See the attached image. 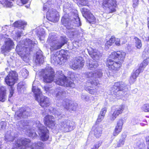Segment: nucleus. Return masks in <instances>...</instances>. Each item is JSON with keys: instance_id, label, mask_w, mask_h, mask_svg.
<instances>
[{"instance_id": "nucleus-1", "label": "nucleus", "mask_w": 149, "mask_h": 149, "mask_svg": "<svg viewBox=\"0 0 149 149\" xmlns=\"http://www.w3.org/2000/svg\"><path fill=\"white\" fill-rule=\"evenodd\" d=\"M126 54V53L123 50L111 52L105 62L108 70L113 74L117 73L122 67Z\"/></svg>"}, {"instance_id": "nucleus-2", "label": "nucleus", "mask_w": 149, "mask_h": 149, "mask_svg": "<svg viewBox=\"0 0 149 149\" xmlns=\"http://www.w3.org/2000/svg\"><path fill=\"white\" fill-rule=\"evenodd\" d=\"M58 74L60 76L59 77L56 79L55 82L56 83L62 86L65 87L74 88L75 86V84L73 81H70L68 80L67 77L62 73V71H58L57 72Z\"/></svg>"}, {"instance_id": "nucleus-3", "label": "nucleus", "mask_w": 149, "mask_h": 149, "mask_svg": "<svg viewBox=\"0 0 149 149\" xmlns=\"http://www.w3.org/2000/svg\"><path fill=\"white\" fill-rule=\"evenodd\" d=\"M87 83L88 86L86 87V90L91 95H96L98 92V89L101 84L99 81L97 79L90 78L88 80Z\"/></svg>"}, {"instance_id": "nucleus-4", "label": "nucleus", "mask_w": 149, "mask_h": 149, "mask_svg": "<svg viewBox=\"0 0 149 149\" xmlns=\"http://www.w3.org/2000/svg\"><path fill=\"white\" fill-rule=\"evenodd\" d=\"M102 6L104 9H108L109 13H112L116 11L117 4L116 0H103Z\"/></svg>"}, {"instance_id": "nucleus-5", "label": "nucleus", "mask_w": 149, "mask_h": 149, "mask_svg": "<svg viewBox=\"0 0 149 149\" xmlns=\"http://www.w3.org/2000/svg\"><path fill=\"white\" fill-rule=\"evenodd\" d=\"M18 80V74L14 71L10 72L4 79L5 83L8 86L10 87H13Z\"/></svg>"}, {"instance_id": "nucleus-6", "label": "nucleus", "mask_w": 149, "mask_h": 149, "mask_svg": "<svg viewBox=\"0 0 149 149\" xmlns=\"http://www.w3.org/2000/svg\"><path fill=\"white\" fill-rule=\"evenodd\" d=\"M44 72L46 73L43 77V81L46 83L52 82L54 79L55 72L52 68L44 70Z\"/></svg>"}, {"instance_id": "nucleus-7", "label": "nucleus", "mask_w": 149, "mask_h": 149, "mask_svg": "<svg viewBox=\"0 0 149 149\" xmlns=\"http://www.w3.org/2000/svg\"><path fill=\"white\" fill-rule=\"evenodd\" d=\"M43 122L45 126L49 128L53 129L56 127V121L53 116L49 114L46 115L44 118Z\"/></svg>"}, {"instance_id": "nucleus-8", "label": "nucleus", "mask_w": 149, "mask_h": 149, "mask_svg": "<svg viewBox=\"0 0 149 149\" xmlns=\"http://www.w3.org/2000/svg\"><path fill=\"white\" fill-rule=\"evenodd\" d=\"M59 53L57 52L55 54L51 56V61L52 63L54 64H59L61 65L63 62V58L59 55L61 52H65V50L63 49H61L59 51ZM61 55H62L61 54Z\"/></svg>"}, {"instance_id": "nucleus-9", "label": "nucleus", "mask_w": 149, "mask_h": 149, "mask_svg": "<svg viewBox=\"0 0 149 149\" xmlns=\"http://www.w3.org/2000/svg\"><path fill=\"white\" fill-rule=\"evenodd\" d=\"M125 109V106L123 104L119 105L118 107L116 108L112 115L110 117L111 120H114L120 115L122 114Z\"/></svg>"}, {"instance_id": "nucleus-10", "label": "nucleus", "mask_w": 149, "mask_h": 149, "mask_svg": "<svg viewBox=\"0 0 149 149\" xmlns=\"http://www.w3.org/2000/svg\"><path fill=\"white\" fill-rule=\"evenodd\" d=\"M68 42L67 38L65 37H61L60 42L54 44V45L51 46L50 49L51 51L59 49H61L65 44H67Z\"/></svg>"}, {"instance_id": "nucleus-11", "label": "nucleus", "mask_w": 149, "mask_h": 149, "mask_svg": "<svg viewBox=\"0 0 149 149\" xmlns=\"http://www.w3.org/2000/svg\"><path fill=\"white\" fill-rule=\"evenodd\" d=\"M31 49L26 47L17 46L16 51L17 53L21 57L26 56L27 55H29L31 51Z\"/></svg>"}, {"instance_id": "nucleus-12", "label": "nucleus", "mask_w": 149, "mask_h": 149, "mask_svg": "<svg viewBox=\"0 0 149 149\" xmlns=\"http://www.w3.org/2000/svg\"><path fill=\"white\" fill-rule=\"evenodd\" d=\"M124 89L123 84L121 82H117L114 83L111 90V93L113 94L117 95V93L120 91H122Z\"/></svg>"}, {"instance_id": "nucleus-13", "label": "nucleus", "mask_w": 149, "mask_h": 149, "mask_svg": "<svg viewBox=\"0 0 149 149\" xmlns=\"http://www.w3.org/2000/svg\"><path fill=\"white\" fill-rule=\"evenodd\" d=\"M124 120L123 119L120 118L118 120L113 132V136H117L121 132Z\"/></svg>"}, {"instance_id": "nucleus-14", "label": "nucleus", "mask_w": 149, "mask_h": 149, "mask_svg": "<svg viewBox=\"0 0 149 149\" xmlns=\"http://www.w3.org/2000/svg\"><path fill=\"white\" fill-rule=\"evenodd\" d=\"M102 128L98 125H94L93 126L91 132L96 139L100 138L102 133Z\"/></svg>"}, {"instance_id": "nucleus-15", "label": "nucleus", "mask_w": 149, "mask_h": 149, "mask_svg": "<svg viewBox=\"0 0 149 149\" xmlns=\"http://www.w3.org/2000/svg\"><path fill=\"white\" fill-rule=\"evenodd\" d=\"M149 63V61L147 59L143 60V62L140 64L139 68L133 73L138 77L139 74L143 72L144 68L148 65Z\"/></svg>"}, {"instance_id": "nucleus-16", "label": "nucleus", "mask_w": 149, "mask_h": 149, "mask_svg": "<svg viewBox=\"0 0 149 149\" xmlns=\"http://www.w3.org/2000/svg\"><path fill=\"white\" fill-rule=\"evenodd\" d=\"M7 90L6 87L5 86H0V101L5 102L7 98Z\"/></svg>"}, {"instance_id": "nucleus-17", "label": "nucleus", "mask_w": 149, "mask_h": 149, "mask_svg": "<svg viewBox=\"0 0 149 149\" xmlns=\"http://www.w3.org/2000/svg\"><path fill=\"white\" fill-rule=\"evenodd\" d=\"M60 127L63 128L65 132H70L75 128V126L74 125H71L70 123L68 124L66 122H61L60 124Z\"/></svg>"}, {"instance_id": "nucleus-18", "label": "nucleus", "mask_w": 149, "mask_h": 149, "mask_svg": "<svg viewBox=\"0 0 149 149\" xmlns=\"http://www.w3.org/2000/svg\"><path fill=\"white\" fill-rule=\"evenodd\" d=\"M41 133L40 138L43 141L47 140L49 138V131L46 127H44L40 129Z\"/></svg>"}, {"instance_id": "nucleus-19", "label": "nucleus", "mask_w": 149, "mask_h": 149, "mask_svg": "<svg viewBox=\"0 0 149 149\" xmlns=\"http://www.w3.org/2000/svg\"><path fill=\"white\" fill-rule=\"evenodd\" d=\"M38 101L39 102L40 105L42 107H49L50 105V102L49 98L45 96L42 97Z\"/></svg>"}, {"instance_id": "nucleus-20", "label": "nucleus", "mask_w": 149, "mask_h": 149, "mask_svg": "<svg viewBox=\"0 0 149 149\" xmlns=\"http://www.w3.org/2000/svg\"><path fill=\"white\" fill-rule=\"evenodd\" d=\"M84 12L86 16V18L89 23L95 24L96 23V19L93 14L89 13L88 11H84Z\"/></svg>"}, {"instance_id": "nucleus-21", "label": "nucleus", "mask_w": 149, "mask_h": 149, "mask_svg": "<svg viewBox=\"0 0 149 149\" xmlns=\"http://www.w3.org/2000/svg\"><path fill=\"white\" fill-rule=\"evenodd\" d=\"M56 15V11H52L51 12H48L46 14V17L50 21L54 22H56L58 20V18Z\"/></svg>"}, {"instance_id": "nucleus-22", "label": "nucleus", "mask_w": 149, "mask_h": 149, "mask_svg": "<svg viewBox=\"0 0 149 149\" xmlns=\"http://www.w3.org/2000/svg\"><path fill=\"white\" fill-rule=\"evenodd\" d=\"M5 44L6 45L5 48L2 50L4 52L10 50L12 48H13V47L14 45L13 41L10 39H9L8 40L5 42Z\"/></svg>"}, {"instance_id": "nucleus-23", "label": "nucleus", "mask_w": 149, "mask_h": 149, "mask_svg": "<svg viewBox=\"0 0 149 149\" xmlns=\"http://www.w3.org/2000/svg\"><path fill=\"white\" fill-rule=\"evenodd\" d=\"M89 77L93 78H100L102 76L103 73L100 70H97L95 72H90L89 73Z\"/></svg>"}, {"instance_id": "nucleus-24", "label": "nucleus", "mask_w": 149, "mask_h": 149, "mask_svg": "<svg viewBox=\"0 0 149 149\" xmlns=\"http://www.w3.org/2000/svg\"><path fill=\"white\" fill-rule=\"evenodd\" d=\"M126 136L127 135L125 133H123L121 134L122 138L120 139L117 142L115 148L121 147L124 145Z\"/></svg>"}, {"instance_id": "nucleus-25", "label": "nucleus", "mask_w": 149, "mask_h": 149, "mask_svg": "<svg viewBox=\"0 0 149 149\" xmlns=\"http://www.w3.org/2000/svg\"><path fill=\"white\" fill-rule=\"evenodd\" d=\"M32 92L34 94V97L36 100L37 101L39 100V97L40 96V94H41L40 90L38 88H36L35 86H33L32 88Z\"/></svg>"}, {"instance_id": "nucleus-26", "label": "nucleus", "mask_w": 149, "mask_h": 149, "mask_svg": "<svg viewBox=\"0 0 149 149\" xmlns=\"http://www.w3.org/2000/svg\"><path fill=\"white\" fill-rule=\"evenodd\" d=\"M74 63H76V65L73 64L72 66V68L74 70L77 69L79 67H82L84 64V60L78 59Z\"/></svg>"}, {"instance_id": "nucleus-27", "label": "nucleus", "mask_w": 149, "mask_h": 149, "mask_svg": "<svg viewBox=\"0 0 149 149\" xmlns=\"http://www.w3.org/2000/svg\"><path fill=\"white\" fill-rule=\"evenodd\" d=\"M116 40V38L114 36H112L111 38L107 41L105 45V48L108 49L109 47L111 46Z\"/></svg>"}, {"instance_id": "nucleus-28", "label": "nucleus", "mask_w": 149, "mask_h": 149, "mask_svg": "<svg viewBox=\"0 0 149 149\" xmlns=\"http://www.w3.org/2000/svg\"><path fill=\"white\" fill-rule=\"evenodd\" d=\"M0 4L8 8L11 7L13 6L12 3L9 0H0Z\"/></svg>"}, {"instance_id": "nucleus-29", "label": "nucleus", "mask_w": 149, "mask_h": 149, "mask_svg": "<svg viewBox=\"0 0 149 149\" xmlns=\"http://www.w3.org/2000/svg\"><path fill=\"white\" fill-rule=\"evenodd\" d=\"M13 26L16 28H22L24 25L26 24L25 22L20 21H17L15 22L13 24Z\"/></svg>"}, {"instance_id": "nucleus-30", "label": "nucleus", "mask_w": 149, "mask_h": 149, "mask_svg": "<svg viewBox=\"0 0 149 149\" xmlns=\"http://www.w3.org/2000/svg\"><path fill=\"white\" fill-rule=\"evenodd\" d=\"M134 39L136 41V47L138 49H140L141 48L142 46V44L141 40L136 37H134Z\"/></svg>"}, {"instance_id": "nucleus-31", "label": "nucleus", "mask_w": 149, "mask_h": 149, "mask_svg": "<svg viewBox=\"0 0 149 149\" xmlns=\"http://www.w3.org/2000/svg\"><path fill=\"white\" fill-rule=\"evenodd\" d=\"M76 1L79 6H86L88 3V0H76Z\"/></svg>"}, {"instance_id": "nucleus-32", "label": "nucleus", "mask_w": 149, "mask_h": 149, "mask_svg": "<svg viewBox=\"0 0 149 149\" xmlns=\"http://www.w3.org/2000/svg\"><path fill=\"white\" fill-rule=\"evenodd\" d=\"M68 17L66 15H64L61 18V22L63 25L65 26H66L68 23Z\"/></svg>"}, {"instance_id": "nucleus-33", "label": "nucleus", "mask_w": 149, "mask_h": 149, "mask_svg": "<svg viewBox=\"0 0 149 149\" xmlns=\"http://www.w3.org/2000/svg\"><path fill=\"white\" fill-rule=\"evenodd\" d=\"M102 142L101 141H98L95 142L92 148L94 149H99V148L101 146Z\"/></svg>"}, {"instance_id": "nucleus-34", "label": "nucleus", "mask_w": 149, "mask_h": 149, "mask_svg": "<svg viewBox=\"0 0 149 149\" xmlns=\"http://www.w3.org/2000/svg\"><path fill=\"white\" fill-rule=\"evenodd\" d=\"M104 116L99 114L98 116V118L95 122V125H97L99 124L102 121L103 119L104 118Z\"/></svg>"}, {"instance_id": "nucleus-35", "label": "nucleus", "mask_w": 149, "mask_h": 149, "mask_svg": "<svg viewBox=\"0 0 149 149\" xmlns=\"http://www.w3.org/2000/svg\"><path fill=\"white\" fill-rule=\"evenodd\" d=\"M142 110L146 112H149V103L145 104L142 107Z\"/></svg>"}, {"instance_id": "nucleus-36", "label": "nucleus", "mask_w": 149, "mask_h": 149, "mask_svg": "<svg viewBox=\"0 0 149 149\" xmlns=\"http://www.w3.org/2000/svg\"><path fill=\"white\" fill-rule=\"evenodd\" d=\"M15 88L13 87H10L9 90V93L8 95L9 99L11 98L13 95L14 93Z\"/></svg>"}, {"instance_id": "nucleus-37", "label": "nucleus", "mask_w": 149, "mask_h": 149, "mask_svg": "<svg viewBox=\"0 0 149 149\" xmlns=\"http://www.w3.org/2000/svg\"><path fill=\"white\" fill-rule=\"evenodd\" d=\"M107 111V108L106 107H104L102 109L99 114L104 116Z\"/></svg>"}, {"instance_id": "nucleus-38", "label": "nucleus", "mask_w": 149, "mask_h": 149, "mask_svg": "<svg viewBox=\"0 0 149 149\" xmlns=\"http://www.w3.org/2000/svg\"><path fill=\"white\" fill-rule=\"evenodd\" d=\"M91 57L93 59H95L96 58H98V55L96 52H93L92 53H89Z\"/></svg>"}, {"instance_id": "nucleus-39", "label": "nucleus", "mask_w": 149, "mask_h": 149, "mask_svg": "<svg viewBox=\"0 0 149 149\" xmlns=\"http://www.w3.org/2000/svg\"><path fill=\"white\" fill-rule=\"evenodd\" d=\"M139 4V0H133L132 6L133 8H136Z\"/></svg>"}, {"instance_id": "nucleus-40", "label": "nucleus", "mask_w": 149, "mask_h": 149, "mask_svg": "<svg viewBox=\"0 0 149 149\" xmlns=\"http://www.w3.org/2000/svg\"><path fill=\"white\" fill-rule=\"evenodd\" d=\"M0 125H1V129H5L6 126V123L3 121H2L0 122Z\"/></svg>"}, {"instance_id": "nucleus-41", "label": "nucleus", "mask_w": 149, "mask_h": 149, "mask_svg": "<svg viewBox=\"0 0 149 149\" xmlns=\"http://www.w3.org/2000/svg\"><path fill=\"white\" fill-rule=\"evenodd\" d=\"M115 44L117 46H119L120 45V40L119 39L116 38V40L114 42Z\"/></svg>"}, {"instance_id": "nucleus-42", "label": "nucleus", "mask_w": 149, "mask_h": 149, "mask_svg": "<svg viewBox=\"0 0 149 149\" xmlns=\"http://www.w3.org/2000/svg\"><path fill=\"white\" fill-rule=\"evenodd\" d=\"M49 5L48 3H45L43 5V10L44 11H46L48 8V5Z\"/></svg>"}, {"instance_id": "nucleus-43", "label": "nucleus", "mask_w": 149, "mask_h": 149, "mask_svg": "<svg viewBox=\"0 0 149 149\" xmlns=\"http://www.w3.org/2000/svg\"><path fill=\"white\" fill-rule=\"evenodd\" d=\"M137 77V76L135 74H134V73L133 72L130 78L132 79L135 80Z\"/></svg>"}, {"instance_id": "nucleus-44", "label": "nucleus", "mask_w": 149, "mask_h": 149, "mask_svg": "<svg viewBox=\"0 0 149 149\" xmlns=\"http://www.w3.org/2000/svg\"><path fill=\"white\" fill-rule=\"evenodd\" d=\"M63 93V92L62 91H58L57 93H56L55 96L56 97H59L61 96Z\"/></svg>"}, {"instance_id": "nucleus-45", "label": "nucleus", "mask_w": 149, "mask_h": 149, "mask_svg": "<svg viewBox=\"0 0 149 149\" xmlns=\"http://www.w3.org/2000/svg\"><path fill=\"white\" fill-rule=\"evenodd\" d=\"M95 65L93 64H89L88 68L90 70L92 69L93 68H95Z\"/></svg>"}, {"instance_id": "nucleus-46", "label": "nucleus", "mask_w": 149, "mask_h": 149, "mask_svg": "<svg viewBox=\"0 0 149 149\" xmlns=\"http://www.w3.org/2000/svg\"><path fill=\"white\" fill-rule=\"evenodd\" d=\"M21 3H22V4L24 5L27 3L29 0H20Z\"/></svg>"}, {"instance_id": "nucleus-47", "label": "nucleus", "mask_w": 149, "mask_h": 149, "mask_svg": "<svg viewBox=\"0 0 149 149\" xmlns=\"http://www.w3.org/2000/svg\"><path fill=\"white\" fill-rule=\"evenodd\" d=\"M71 101L70 100H65V102H68V103H65V104L67 106H68V107H69V106H70V105H71V104H70V102Z\"/></svg>"}, {"instance_id": "nucleus-48", "label": "nucleus", "mask_w": 149, "mask_h": 149, "mask_svg": "<svg viewBox=\"0 0 149 149\" xmlns=\"http://www.w3.org/2000/svg\"><path fill=\"white\" fill-rule=\"evenodd\" d=\"M36 60H37V61L39 63H40V58L39 57V55H37L36 56Z\"/></svg>"}, {"instance_id": "nucleus-49", "label": "nucleus", "mask_w": 149, "mask_h": 149, "mask_svg": "<svg viewBox=\"0 0 149 149\" xmlns=\"http://www.w3.org/2000/svg\"><path fill=\"white\" fill-rule=\"evenodd\" d=\"M44 90L46 92H48L49 91V87L46 86L44 87Z\"/></svg>"}, {"instance_id": "nucleus-50", "label": "nucleus", "mask_w": 149, "mask_h": 149, "mask_svg": "<svg viewBox=\"0 0 149 149\" xmlns=\"http://www.w3.org/2000/svg\"><path fill=\"white\" fill-rule=\"evenodd\" d=\"M147 148L148 149H149V140H148L147 141Z\"/></svg>"}, {"instance_id": "nucleus-51", "label": "nucleus", "mask_w": 149, "mask_h": 149, "mask_svg": "<svg viewBox=\"0 0 149 149\" xmlns=\"http://www.w3.org/2000/svg\"><path fill=\"white\" fill-rule=\"evenodd\" d=\"M145 40L146 41H149V35H148V36L147 38H146V39H145Z\"/></svg>"}, {"instance_id": "nucleus-52", "label": "nucleus", "mask_w": 149, "mask_h": 149, "mask_svg": "<svg viewBox=\"0 0 149 149\" xmlns=\"http://www.w3.org/2000/svg\"><path fill=\"white\" fill-rule=\"evenodd\" d=\"M78 21H79V24L78 26H80L81 25V23L80 22V19L79 18V17H78Z\"/></svg>"}, {"instance_id": "nucleus-53", "label": "nucleus", "mask_w": 149, "mask_h": 149, "mask_svg": "<svg viewBox=\"0 0 149 149\" xmlns=\"http://www.w3.org/2000/svg\"><path fill=\"white\" fill-rule=\"evenodd\" d=\"M20 114H21V115H19H19H17V116H18V117H20V118H21V117H20V116H22V115H23V113H22V112H21L20 113Z\"/></svg>"}, {"instance_id": "nucleus-54", "label": "nucleus", "mask_w": 149, "mask_h": 149, "mask_svg": "<svg viewBox=\"0 0 149 149\" xmlns=\"http://www.w3.org/2000/svg\"><path fill=\"white\" fill-rule=\"evenodd\" d=\"M17 36L18 37H20L21 36V35L20 33H18L17 34Z\"/></svg>"}, {"instance_id": "nucleus-55", "label": "nucleus", "mask_w": 149, "mask_h": 149, "mask_svg": "<svg viewBox=\"0 0 149 149\" xmlns=\"http://www.w3.org/2000/svg\"><path fill=\"white\" fill-rule=\"evenodd\" d=\"M16 0H9V1H16Z\"/></svg>"}, {"instance_id": "nucleus-56", "label": "nucleus", "mask_w": 149, "mask_h": 149, "mask_svg": "<svg viewBox=\"0 0 149 149\" xmlns=\"http://www.w3.org/2000/svg\"><path fill=\"white\" fill-rule=\"evenodd\" d=\"M82 9L84 10V8H83Z\"/></svg>"}, {"instance_id": "nucleus-57", "label": "nucleus", "mask_w": 149, "mask_h": 149, "mask_svg": "<svg viewBox=\"0 0 149 149\" xmlns=\"http://www.w3.org/2000/svg\"><path fill=\"white\" fill-rule=\"evenodd\" d=\"M147 117H149V116H146Z\"/></svg>"}, {"instance_id": "nucleus-58", "label": "nucleus", "mask_w": 149, "mask_h": 149, "mask_svg": "<svg viewBox=\"0 0 149 149\" xmlns=\"http://www.w3.org/2000/svg\"><path fill=\"white\" fill-rule=\"evenodd\" d=\"M145 122H147L146 120H145Z\"/></svg>"}, {"instance_id": "nucleus-59", "label": "nucleus", "mask_w": 149, "mask_h": 149, "mask_svg": "<svg viewBox=\"0 0 149 149\" xmlns=\"http://www.w3.org/2000/svg\"><path fill=\"white\" fill-rule=\"evenodd\" d=\"M148 1H149V0H148Z\"/></svg>"}]
</instances>
